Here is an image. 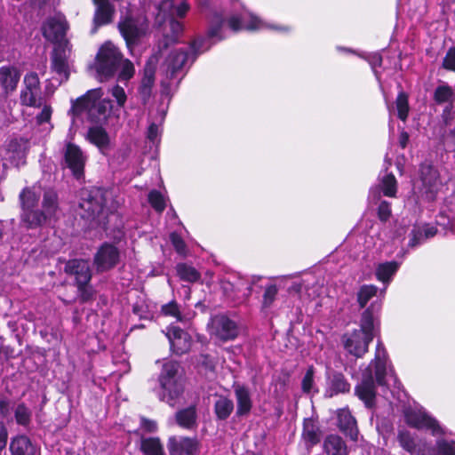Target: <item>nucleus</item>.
I'll use <instances>...</instances> for the list:
<instances>
[{"label":"nucleus","mask_w":455,"mask_h":455,"mask_svg":"<svg viewBox=\"0 0 455 455\" xmlns=\"http://www.w3.org/2000/svg\"><path fill=\"white\" fill-rule=\"evenodd\" d=\"M39 197V193L31 188H25L20 195L22 207L21 223L28 228L42 226L58 212V196L54 191L47 190L44 193L41 212L35 209Z\"/></svg>","instance_id":"f257e3e1"},{"label":"nucleus","mask_w":455,"mask_h":455,"mask_svg":"<svg viewBox=\"0 0 455 455\" xmlns=\"http://www.w3.org/2000/svg\"><path fill=\"white\" fill-rule=\"evenodd\" d=\"M180 365L174 361H167L163 364L158 377V398L174 407L183 399L184 381L179 374Z\"/></svg>","instance_id":"f03ea898"},{"label":"nucleus","mask_w":455,"mask_h":455,"mask_svg":"<svg viewBox=\"0 0 455 455\" xmlns=\"http://www.w3.org/2000/svg\"><path fill=\"white\" fill-rule=\"evenodd\" d=\"M103 92L100 88L90 90L84 96L72 101L69 114L77 116L83 112H87L92 122H100L106 118V114L110 107L109 101L100 100Z\"/></svg>","instance_id":"7ed1b4c3"},{"label":"nucleus","mask_w":455,"mask_h":455,"mask_svg":"<svg viewBox=\"0 0 455 455\" xmlns=\"http://www.w3.org/2000/svg\"><path fill=\"white\" fill-rule=\"evenodd\" d=\"M65 273L75 277L81 302L89 301L93 298L94 291L89 283L92 273L88 261L84 259H71L64 267Z\"/></svg>","instance_id":"20e7f679"},{"label":"nucleus","mask_w":455,"mask_h":455,"mask_svg":"<svg viewBox=\"0 0 455 455\" xmlns=\"http://www.w3.org/2000/svg\"><path fill=\"white\" fill-rule=\"evenodd\" d=\"M122 53L112 43L104 44L97 54L95 68L101 82L111 78L122 60Z\"/></svg>","instance_id":"39448f33"},{"label":"nucleus","mask_w":455,"mask_h":455,"mask_svg":"<svg viewBox=\"0 0 455 455\" xmlns=\"http://www.w3.org/2000/svg\"><path fill=\"white\" fill-rule=\"evenodd\" d=\"M404 417L406 423L412 427L430 430L434 436L447 435L446 429L421 407L407 409Z\"/></svg>","instance_id":"423d86ee"},{"label":"nucleus","mask_w":455,"mask_h":455,"mask_svg":"<svg viewBox=\"0 0 455 455\" xmlns=\"http://www.w3.org/2000/svg\"><path fill=\"white\" fill-rule=\"evenodd\" d=\"M419 180L421 185L418 188L421 196L427 201H433L442 186V181L437 169L430 162L426 161L420 165Z\"/></svg>","instance_id":"0eeeda50"},{"label":"nucleus","mask_w":455,"mask_h":455,"mask_svg":"<svg viewBox=\"0 0 455 455\" xmlns=\"http://www.w3.org/2000/svg\"><path fill=\"white\" fill-rule=\"evenodd\" d=\"M112 194L105 189L93 188L87 197L82 199L80 207L84 211L83 217L95 219L108 208V202Z\"/></svg>","instance_id":"6e6552de"},{"label":"nucleus","mask_w":455,"mask_h":455,"mask_svg":"<svg viewBox=\"0 0 455 455\" xmlns=\"http://www.w3.org/2000/svg\"><path fill=\"white\" fill-rule=\"evenodd\" d=\"M371 365H374L375 377L379 385L396 387L398 379L392 367H387V351L380 341H378L375 358Z\"/></svg>","instance_id":"1a4fd4ad"},{"label":"nucleus","mask_w":455,"mask_h":455,"mask_svg":"<svg viewBox=\"0 0 455 455\" xmlns=\"http://www.w3.org/2000/svg\"><path fill=\"white\" fill-rule=\"evenodd\" d=\"M29 148V142L23 138L11 140L3 149L1 156L4 162L11 165L20 167L26 164L27 152ZM6 163H4L5 165Z\"/></svg>","instance_id":"9d476101"},{"label":"nucleus","mask_w":455,"mask_h":455,"mask_svg":"<svg viewBox=\"0 0 455 455\" xmlns=\"http://www.w3.org/2000/svg\"><path fill=\"white\" fill-rule=\"evenodd\" d=\"M210 332L216 339L228 341L235 339L238 335L239 330L235 322L227 315H219L212 319Z\"/></svg>","instance_id":"9b49d317"},{"label":"nucleus","mask_w":455,"mask_h":455,"mask_svg":"<svg viewBox=\"0 0 455 455\" xmlns=\"http://www.w3.org/2000/svg\"><path fill=\"white\" fill-rule=\"evenodd\" d=\"M119 259V250L115 245L106 243L95 253L93 263L98 272H104L115 267Z\"/></svg>","instance_id":"f8f14e48"},{"label":"nucleus","mask_w":455,"mask_h":455,"mask_svg":"<svg viewBox=\"0 0 455 455\" xmlns=\"http://www.w3.org/2000/svg\"><path fill=\"white\" fill-rule=\"evenodd\" d=\"M67 29L66 20L61 15L48 19L42 28L44 36L56 45L68 43L64 39Z\"/></svg>","instance_id":"ddd939ff"},{"label":"nucleus","mask_w":455,"mask_h":455,"mask_svg":"<svg viewBox=\"0 0 455 455\" xmlns=\"http://www.w3.org/2000/svg\"><path fill=\"white\" fill-rule=\"evenodd\" d=\"M64 160L66 166L76 177L83 175L87 157L78 146L68 143L64 151Z\"/></svg>","instance_id":"4468645a"},{"label":"nucleus","mask_w":455,"mask_h":455,"mask_svg":"<svg viewBox=\"0 0 455 455\" xmlns=\"http://www.w3.org/2000/svg\"><path fill=\"white\" fill-rule=\"evenodd\" d=\"M228 27L237 32L242 29L259 30L269 28V26L252 13L244 11L241 16H232L228 21Z\"/></svg>","instance_id":"2eb2a0df"},{"label":"nucleus","mask_w":455,"mask_h":455,"mask_svg":"<svg viewBox=\"0 0 455 455\" xmlns=\"http://www.w3.org/2000/svg\"><path fill=\"white\" fill-rule=\"evenodd\" d=\"M148 29L144 20H136L132 18H126L119 23V30L124 36L128 47L142 36Z\"/></svg>","instance_id":"dca6fc26"},{"label":"nucleus","mask_w":455,"mask_h":455,"mask_svg":"<svg viewBox=\"0 0 455 455\" xmlns=\"http://www.w3.org/2000/svg\"><path fill=\"white\" fill-rule=\"evenodd\" d=\"M71 48L68 43L65 44H60L54 48L52 57V68L60 76V81L68 80V59L70 54Z\"/></svg>","instance_id":"f3484780"},{"label":"nucleus","mask_w":455,"mask_h":455,"mask_svg":"<svg viewBox=\"0 0 455 455\" xmlns=\"http://www.w3.org/2000/svg\"><path fill=\"white\" fill-rule=\"evenodd\" d=\"M167 448L170 455H197L198 443L196 439L182 436H171Z\"/></svg>","instance_id":"a211bd4d"},{"label":"nucleus","mask_w":455,"mask_h":455,"mask_svg":"<svg viewBox=\"0 0 455 455\" xmlns=\"http://www.w3.org/2000/svg\"><path fill=\"white\" fill-rule=\"evenodd\" d=\"M20 72L19 69L11 65L0 68V95L8 96L13 92L19 84Z\"/></svg>","instance_id":"6ab92c4d"},{"label":"nucleus","mask_w":455,"mask_h":455,"mask_svg":"<svg viewBox=\"0 0 455 455\" xmlns=\"http://www.w3.org/2000/svg\"><path fill=\"white\" fill-rule=\"evenodd\" d=\"M371 340L369 334L363 336L362 331H354L344 339V347L351 355L362 357L368 351Z\"/></svg>","instance_id":"aec40b11"},{"label":"nucleus","mask_w":455,"mask_h":455,"mask_svg":"<svg viewBox=\"0 0 455 455\" xmlns=\"http://www.w3.org/2000/svg\"><path fill=\"white\" fill-rule=\"evenodd\" d=\"M172 350L177 355L187 353L191 347L190 336L179 327H170L166 332Z\"/></svg>","instance_id":"412c9836"},{"label":"nucleus","mask_w":455,"mask_h":455,"mask_svg":"<svg viewBox=\"0 0 455 455\" xmlns=\"http://www.w3.org/2000/svg\"><path fill=\"white\" fill-rule=\"evenodd\" d=\"M188 52L185 48H179L172 51L166 59L167 76L170 78L177 76L187 61L188 60Z\"/></svg>","instance_id":"4be33fe9"},{"label":"nucleus","mask_w":455,"mask_h":455,"mask_svg":"<svg viewBox=\"0 0 455 455\" xmlns=\"http://www.w3.org/2000/svg\"><path fill=\"white\" fill-rule=\"evenodd\" d=\"M355 394L364 402L367 407L372 406L375 399V386L371 373H368L363 381L356 386Z\"/></svg>","instance_id":"5701e85b"},{"label":"nucleus","mask_w":455,"mask_h":455,"mask_svg":"<svg viewBox=\"0 0 455 455\" xmlns=\"http://www.w3.org/2000/svg\"><path fill=\"white\" fill-rule=\"evenodd\" d=\"M235 395L236 399V414L238 416L247 415L252 407V401L248 388L243 386H235Z\"/></svg>","instance_id":"b1692460"},{"label":"nucleus","mask_w":455,"mask_h":455,"mask_svg":"<svg viewBox=\"0 0 455 455\" xmlns=\"http://www.w3.org/2000/svg\"><path fill=\"white\" fill-rule=\"evenodd\" d=\"M339 427L348 435L352 440L357 439L358 430L356 427V422L350 411L346 409H342L338 413Z\"/></svg>","instance_id":"393cba45"},{"label":"nucleus","mask_w":455,"mask_h":455,"mask_svg":"<svg viewBox=\"0 0 455 455\" xmlns=\"http://www.w3.org/2000/svg\"><path fill=\"white\" fill-rule=\"evenodd\" d=\"M97 5L94 16L96 26H101L109 23L112 20L115 10L110 4L109 0H93Z\"/></svg>","instance_id":"a878e982"},{"label":"nucleus","mask_w":455,"mask_h":455,"mask_svg":"<svg viewBox=\"0 0 455 455\" xmlns=\"http://www.w3.org/2000/svg\"><path fill=\"white\" fill-rule=\"evenodd\" d=\"M323 450L327 455H347V448L342 438L337 435H329L323 442Z\"/></svg>","instance_id":"bb28decb"},{"label":"nucleus","mask_w":455,"mask_h":455,"mask_svg":"<svg viewBox=\"0 0 455 455\" xmlns=\"http://www.w3.org/2000/svg\"><path fill=\"white\" fill-rule=\"evenodd\" d=\"M10 451L12 455H34L35 449L29 439L25 435H18L12 439Z\"/></svg>","instance_id":"cd10ccee"},{"label":"nucleus","mask_w":455,"mask_h":455,"mask_svg":"<svg viewBox=\"0 0 455 455\" xmlns=\"http://www.w3.org/2000/svg\"><path fill=\"white\" fill-rule=\"evenodd\" d=\"M87 140L98 147L104 149L109 144V137L107 132L100 126H92L88 130Z\"/></svg>","instance_id":"c85d7f7f"},{"label":"nucleus","mask_w":455,"mask_h":455,"mask_svg":"<svg viewBox=\"0 0 455 455\" xmlns=\"http://www.w3.org/2000/svg\"><path fill=\"white\" fill-rule=\"evenodd\" d=\"M176 421L184 428H193L196 424V411L194 406L180 410L176 413Z\"/></svg>","instance_id":"c756f323"},{"label":"nucleus","mask_w":455,"mask_h":455,"mask_svg":"<svg viewBox=\"0 0 455 455\" xmlns=\"http://www.w3.org/2000/svg\"><path fill=\"white\" fill-rule=\"evenodd\" d=\"M42 106L43 108L40 113L36 116V124L42 127V131L48 134L53 128V125L51 123L52 108L48 104H44Z\"/></svg>","instance_id":"7c9ffc66"},{"label":"nucleus","mask_w":455,"mask_h":455,"mask_svg":"<svg viewBox=\"0 0 455 455\" xmlns=\"http://www.w3.org/2000/svg\"><path fill=\"white\" fill-rule=\"evenodd\" d=\"M140 449L146 455H164V447L157 437L143 438Z\"/></svg>","instance_id":"2f4dec72"},{"label":"nucleus","mask_w":455,"mask_h":455,"mask_svg":"<svg viewBox=\"0 0 455 455\" xmlns=\"http://www.w3.org/2000/svg\"><path fill=\"white\" fill-rule=\"evenodd\" d=\"M178 276L185 282L195 283L200 280V273L190 265L180 263L176 266Z\"/></svg>","instance_id":"473e14b6"},{"label":"nucleus","mask_w":455,"mask_h":455,"mask_svg":"<svg viewBox=\"0 0 455 455\" xmlns=\"http://www.w3.org/2000/svg\"><path fill=\"white\" fill-rule=\"evenodd\" d=\"M398 263L395 261L381 263L376 269L378 280L383 283H388L398 269Z\"/></svg>","instance_id":"72a5a7b5"},{"label":"nucleus","mask_w":455,"mask_h":455,"mask_svg":"<svg viewBox=\"0 0 455 455\" xmlns=\"http://www.w3.org/2000/svg\"><path fill=\"white\" fill-rule=\"evenodd\" d=\"M214 409L218 419H226L234 410L233 401L228 397L220 396L215 403Z\"/></svg>","instance_id":"f704fd0d"},{"label":"nucleus","mask_w":455,"mask_h":455,"mask_svg":"<svg viewBox=\"0 0 455 455\" xmlns=\"http://www.w3.org/2000/svg\"><path fill=\"white\" fill-rule=\"evenodd\" d=\"M20 100L23 105L39 108L43 105L41 90H23L20 93Z\"/></svg>","instance_id":"c9c22d12"},{"label":"nucleus","mask_w":455,"mask_h":455,"mask_svg":"<svg viewBox=\"0 0 455 455\" xmlns=\"http://www.w3.org/2000/svg\"><path fill=\"white\" fill-rule=\"evenodd\" d=\"M155 82V69L151 65H147L144 69V76L141 80L140 92L144 98L148 97Z\"/></svg>","instance_id":"e433bc0d"},{"label":"nucleus","mask_w":455,"mask_h":455,"mask_svg":"<svg viewBox=\"0 0 455 455\" xmlns=\"http://www.w3.org/2000/svg\"><path fill=\"white\" fill-rule=\"evenodd\" d=\"M399 443L401 446L411 453H416L417 455H425L420 449H418L414 438L407 431H401L398 435Z\"/></svg>","instance_id":"4c0bfd02"},{"label":"nucleus","mask_w":455,"mask_h":455,"mask_svg":"<svg viewBox=\"0 0 455 455\" xmlns=\"http://www.w3.org/2000/svg\"><path fill=\"white\" fill-rule=\"evenodd\" d=\"M380 188L386 196H395L397 191V182L395 177L391 173L385 174L380 180Z\"/></svg>","instance_id":"58836bf2"},{"label":"nucleus","mask_w":455,"mask_h":455,"mask_svg":"<svg viewBox=\"0 0 455 455\" xmlns=\"http://www.w3.org/2000/svg\"><path fill=\"white\" fill-rule=\"evenodd\" d=\"M395 108L398 118L403 122L406 121L410 111V107L408 95L404 92H400L397 95L395 100Z\"/></svg>","instance_id":"ea45409f"},{"label":"nucleus","mask_w":455,"mask_h":455,"mask_svg":"<svg viewBox=\"0 0 455 455\" xmlns=\"http://www.w3.org/2000/svg\"><path fill=\"white\" fill-rule=\"evenodd\" d=\"M355 331H362L363 336H368L369 334L371 337V339H373L374 320L369 309L365 310L362 315L361 328L359 330H355Z\"/></svg>","instance_id":"a19ab883"},{"label":"nucleus","mask_w":455,"mask_h":455,"mask_svg":"<svg viewBox=\"0 0 455 455\" xmlns=\"http://www.w3.org/2000/svg\"><path fill=\"white\" fill-rule=\"evenodd\" d=\"M118 72V80L119 81H128L130 80L135 73V68L132 62H131L127 59H123L119 62L117 66Z\"/></svg>","instance_id":"79ce46f5"},{"label":"nucleus","mask_w":455,"mask_h":455,"mask_svg":"<svg viewBox=\"0 0 455 455\" xmlns=\"http://www.w3.org/2000/svg\"><path fill=\"white\" fill-rule=\"evenodd\" d=\"M378 288L375 285H363L357 293V300L361 307H364L368 301L376 296Z\"/></svg>","instance_id":"37998d69"},{"label":"nucleus","mask_w":455,"mask_h":455,"mask_svg":"<svg viewBox=\"0 0 455 455\" xmlns=\"http://www.w3.org/2000/svg\"><path fill=\"white\" fill-rule=\"evenodd\" d=\"M350 388L349 384L347 382L342 374H334L331 380V389L335 394L348 392Z\"/></svg>","instance_id":"c03bdc74"},{"label":"nucleus","mask_w":455,"mask_h":455,"mask_svg":"<svg viewBox=\"0 0 455 455\" xmlns=\"http://www.w3.org/2000/svg\"><path fill=\"white\" fill-rule=\"evenodd\" d=\"M453 97V91L451 87L448 85L438 86L434 94L435 100L439 103H445L450 101Z\"/></svg>","instance_id":"a18cd8bd"},{"label":"nucleus","mask_w":455,"mask_h":455,"mask_svg":"<svg viewBox=\"0 0 455 455\" xmlns=\"http://www.w3.org/2000/svg\"><path fill=\"white\" fill-rule=\"evenodd\" d=\"M436 455H455V442L445 439L436 441Z\"/></svg>","instance_id":"49530a36"},{"label":"nucleus","mask_w":455,"mask_h":455,"mask_svg":"<svg viewBox=\"0 0 455 455\" xmlns=\"http://www.w3.org/2000/svg\"><path fill=\"white\" fill-rule=\"evenodd\" d=\"M436 232H437V230L434 227H427L426 228H424L423 231H421V230H417V231L413 230L412 238L410 241V245L411 246H415V245H417L419 243V241L423 237H425V238L433 237L436 234Z\"/></svg>","instance_id":"de8ad7c7"},{"label":"nucleus","mask_w":455,"mask_h":455,"mask_svg":"<svg viewBox=\"0 0 455 455\" xmlns=\"http://www.w3.org/2000/svg\"><path fill=\"white\" fill-rule=\"evenodd\" d=\"M148 200L152 207L157 212H162L165 208L164 198L158 191H151L148 195Z\"/></svg>","instance_id":"09e8293b"},{"label":"nucleus","mask_w":455,"mask_h":455,"mask_svg":"<svg viewBox=\"0 0 455 455\" xmlns=\"http://www.w3.org/2000/svg\"><path fill=\"white\" fill-rule=\"evenodd\" d=\"M31 413L24 404H19L15 410V419L18 424L27 425L30 420Z\"/></svg>","instance_id":"8fccbe9b"},{"label":"nucleus","mask_w":455,"mask_h":455,"mask_svg":"<svg viewBox=\"0 0 455 455\" xmlns=\"http://www.w3.org/2000/svg\"><path fill=\"white\" fill-rule=\"evenodd\" d=\"M162 312L164 315L173 316L180 322L183 321L178 304L175 301H171L170 303L164 305L162 307Z\"/></svg>","instance_id":"3c124183"},{"label":"nucleus","mask_w":455,"mask_h":455,"mask_svg":"<svg viewBox=\"0 0 455 455\" xmlns=\"http://www.w3.org/2000/svg\"><path fill=\"white\" fill-rule=\"evenodd\" d=\"M25 89L24 90H41L40 82L36 73L31 72L24 77Z\"/></svg>","instance_id":"603ef678"},{"label":"nucleus","mask_w":455,"mask_h":455,"mask_svg":"<svg viewBox=\"0 0 455 455\" xmlns=\"http://www.w3.org/2000/svg\"><path fill=\"white\" fill-rule=\"evenodd\" d=\"M302 390L306 393H309L314 388V368L309 367L302 379Z\"/></svg>","instance_id":"864d4df0"},{"label":"nucleus","mask_w":455,"mask_h":455,"mask_svg":"<svg viewBox=\"0 0 455 455\" xmlns=\"http://www.w3.org/2000/svg\"><path fill=\"white\" fill-rule=\"evenodd\" d=\"M110 92L112 96L115 98L117 105L119 107H124L127 100L124 89L119 85H115L110 90Z\"/></svg>","instance_id":"5fc2aeb1"},{"label":"nucleus","mask_w":455,"mask_h":455,"mask_svg":"<svg viewBox=\"0 0 455 455\" xmlns=\"http://www.w3.org/2000/svg\"><path fill=\"white\" fill-rule=\"evenodd\" d=\"M277 293V288L275 285H269L266 288L263 295V305L264 307H269L274 301Z\"/></svg>","instance_id":"6e6d98bb"},{"label":"nucleus","mask_w":455,"mask_h":455,"mask_svg":"<svg viewBox=\"0 0 455 455\" xmlns=\"http://www.w3.org/2000/svg\"><path fill=\"white\" fill-rule=\"evenodd\" d=\"M163 13V18L174 16V4L172 0H164L159 4V14Z\"/></svg>","instance_id":"4d7b16f0"},{"label":"nucleus","mask_w":455,"mask_h":455,"mask_svg":"<svg viewBox=\"0 0 455 455\" xmlns=\"http://www.w3.org/2000/svg\"><path fill=\"white\" fill-rule=\"evenodd\" d=\"M443 67L455 72V47L451 48L443 61Z\"/></svg>","instance_id":"13d9d810"},{"label":"nucleus","mask_w":455,"mask_h":455,"mask_svg":"<svg viewBox=\"0 0 455 455\" xmlns=\"http://www.w3.org/2000/svg\"><path fill=\"white\" fill-rule=\"evenodd\" d=\"M170 239L177 252L180 254H185L186 244L182 238L176 233H172L170 235Z\"/></svg>","instance_id":"bf43d9fd"},{"label":"nucleus","mask_w":455,"mask_h":455,"mask_svg":"<svg viewBox=\"0 0 455 455\" xmlns=\"http://www.w3.org/2000/svg\"><path fill=\"white\" fill-rule=\"evenodd\" d=\"M160 134V127L155 124H151L147 132L148 140L151 141L153 144H157L159 142Z\"/></svg>","instance_id":"052dcab7"},{"label":"nucleus","mask_w":455,"mask_h":455,"mask_svg":"<svg viewBox=\"0 0 455 455\" xmlns=\"http://www.w3.org/2000/svg\"><path fill=\"white\" fill-rule=\"evenodd\" d=\"M391 215L390 204L383 201L380 203L378 208V216L381 221H387Z\"/></svg>","instance_id":"680f3d73"},{"label":"nucleus","mask_w":455,"mask_h":455,"mask_svg":"<svg viewBox=\"0 0 455 455\" xmlns=\"http://www.w3.org/2000/svg\"><path fill=\"white\" fill-rule=\"evenodd\" d=\"M303 436L306 441L309 442L311 445L315 444L318 442V435L314 427L310 428L306 427L304 428Z\"/></svg>","instance_id":"e2e57ef3"},{"label":"nucleus","mask_w":455,"mask_h":455,"mask_svg":"<svg viewBox=\"0 0 455 455\" xmlns=\"http://www.w3.org/2000/svg\"><path fill=\"white\" fill-rule=\"evenodd\" d=\"M211 47V44H208V42L204 39H198L196 40L192 45L190 46V49L196 52H203L206 50H208Z\"/></svg>","instance_id":"0e129e2a"},{"label":"nucleus","mask_w":455,"mask_h":455,"mask_svg":"<svg viewBox=\"0 0 455 455\" xmlns=\"http://www.w3.org/2000/svg\"><path fill=\"white\" fill-rule=\"evenodd\" d=\"M140 426L145 431L149 433L155 432L157 429V424L156 421L145 418H141Z\"/></svg>","instance_id":"69168bd1"},{"label":"nucleus","mask_w":455,"mask_h":455,"mask_svg":"<svg viewBox=\"0 0 455 455\" xmlns=\"http://www.w3.org/2000/svg\"><path fill=\"white\" fill-rule=\"evenodd\" d=\"M8 432L3 422H0V451H3L7 444Z\"/></svg>","instance_id":"338daca9"},{"label":"nucleus","mask_w":455,"mask_h":455,"mask_svg":"<svg viewBox=\"0 0 455 455\" xmlns=\"http://www.w3.org/2000/svg\"><path fill=\"white\" fill-rule=\"evenodd\" d=\"M444 143L447 148L455 152V129L447 134Z\"/></svg>","instance_id":"774afa93"}]
</instances>
